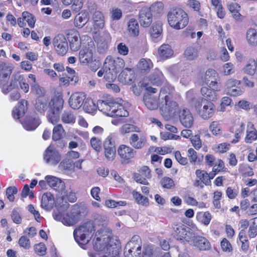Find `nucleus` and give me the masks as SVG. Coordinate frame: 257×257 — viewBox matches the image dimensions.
Segmentation results:
<instances>
[{
    "label": "nucleus",
    "instance_id": "nucleus-1",
    "mask_svg": "<svg viewBox=\"0 0 257 257\" xmlns=\"http://www.w3.org/2000/svg\"><path fill=\"white\" fill-rule=\"evenodd\" d=\"M143 86L147 91L144 94L143 102L148 109L155 110L159 107L162 115L166 119L174 116L178 109V105L173 99L172 92L169 87H162L159 95L157 96L154 95L157 92L156 88H152L146 83H143Z\"/></svg>",
    "mask_w": 257,
    "mask_h": 257
},
{
    "label": "nucleus",
    "instance_id": "nucleus-2",
    "mask_svg": "<svg viewBox=\"0 0 257 257\" xmlns=\"http://www.w3.org/2000/svg\"><path fill=\"white\" fill-rule=\"evenodd\" d=\"M69 205L68 202L63 197H57L56 200L57 209L53 211V216L55 220L61 222L64 225L71 226L79 221L85 207L76 204L66 212L65 210Z\"/></svg>",
    "mask_w": 257,
    "mask_h": 257
},
{
    "label": "nucleus",
    "instance_id": "nucleus-3",
    "mask_svg": "<svg viewBox=\"0 0 257 257\" xmlns=\"http://www.w3.org/2000/svg\"><path fill=\"white\" fill-rule=\"evenodd\" d=\"M97 108L103 113L111 117H127L128 115V112L123 106L115 102L99 100L97 101Z\"/></svg>",
    "mask_w": 257,
    "mask_h": 257
},
{
    "label": "nucleus",
    "instance_id": "nucleus-4",
    "mask_svg": "<svg viewBox=\"0 0 257 257\" xmlns=\"http://www.w3.org/2000/svg\"><path fill=\"white\" fill-rule=\"evenodd\" d=\"M94 232L93 222L88 221L82 223L74 229L73 235L75 241L80 245L87 243Z\"/></svg>",
    "mask_w": 257,
    "mask_h": 257
},
{
    "label": "nucleus",
    "instance_id": "nucleus-5",
    "mask_svg": "<svg viewBox=\"0 0 257 257\" xmlns=\"http://www.w3.org/2000/svg\"><path fill=\"white\" fill-rule=\"evenodd\" d=\"M168 21L170 26L179 30L184 28L188 23L187 14L182 9L176 8L171 9L168 14Z\"/></svg>",
    "mask_w": 257,
    "mask_h": 257
},
{
    "label": "nucleus",
    "instance_id": "nucleus-6",
    "mask_svg": "<svg viewBox=\"0 0 257 257\" xmlns=\"http://www.w3.org/2000/svg\"><path fill=\"white\" fill-rule=\"evenodd\" d=\"M194 107L199 116L204 120L211 118L216 111L215 105L203 98L197 99L194 102Z\"/></svg>",
    "mask_w": 257,
    "mask_h": 257
},
{
    "label": "nucleus",
    "instance_id": "nucleus-7",
    "mask_svg": "<svg viewBox=\"0 0 257 257\" xmlns=\"http://www.w3.org/2000/svg\"><path fill=\"white\" fill-rule=\"evenodd\" d=\"M110 238L108 234L103 231H97L93 240V248L99 253H110L112 245L109 243Z\"/></svg>",
    "mask_w": 257,
    "mask_h": 257
},
{
    "label": "nucleus",
    "instance_id": "nucleus-8",
    "mask_svg": "<svg viewBox=\"0 0 257 257\" xmlns=\"http://www.w3.org/2000/svg\"><path fill=\"white\" fill-rule=\"evenodd\" d=\"M172 229L173 234L178 240H184L189 243L194 236L192 229L181 222H174L172 224Z\"/></svg>",
    "mask_w": 257,
    "mask_h": 257
},
{
    "label": "nucleus",
    "instance_id": "nucleus-9",
    "mask_svg": "<svg viewBox=\"0 0 257 257\" xmlns=\"http://www.w3.org/2000/svg\"><path fill=\"white\" fill-rule=\"evenodd\" d=\"M19 85L25 93L29 91V84L25 82L24 76L20 73H17L14 75L13 78L9 85H3V91L4 93H7L10 90L17 88Z\"/></svg>",
    "mask_w": 257,
    "mask_h": 257
},
{
    "label": "nucleus",
    "instance_id": "nucleus-10",
    "mask_svg": "<svg viewBox=\"0 0 257 257\" xmlns=\"http://www.w3.org/2000/svg\"><path fill=\"white\" fill-rule=\"evenodd\" d=\"M142 247L138 236H134L126 245L124 254L125 257H141Z\"/></svg>",
    "mask_w": 257,
    "mask_h": 257
},
{
    "label": "nucleus",
    "instance_id": "nucleus-11",
    "mask_svg": "<svg viewBox=\"0 0 257 257\" xmlns=\"http://www.w3.org/2000/svg\"><path fill=\"white\" fill-rule=\"evenodd\" d=\"M45 162L49 165L56 166L61 159L59 152L53 146H49L43 155Z\"/></svg>",
    "mask_w": 257,
    "mask_h": 257
},
{
    "label": "nucleus",
    "instance_id": "nucleus-12",
    "mask_svg": "<svg viewBox=\"0 0 257 257\" xmlns=\"http://www.w3.org/2000/svg\"><path fill=\"white\" fill-rule=\"evenodd\" d=\"M209 88L203 87L201 89V93L208 101H215L219 97L218 92L221 90V87L218 84L209 85Z\"/></svg>",
    "mask_w": 257,
    "mask_h": 257
},
{
    "label": "nucleus",
    "instance_id": "nucleus-13",
    "mask_svg": "<svg viewBox=\"0 0 257 257\" xmlns=\"http://www.w3.org/2000/svg\"><path fill=\"white\" fill-rule=\"evenodd\" d=\"M53 45L59 55H64L67 53L68 43L63 35L59 34L55 36L53 39Z\"/></svg>",
    "mask_w": 257,
    "mask_h": 257
},
{
    "label": "nucleus",
    "instance_id": "nucleus-14",
    "mask_svg": "<svg viewBox=\"0 0 257 257\" xmlns=\"http://www.w3.org/2000/svg\"><path fill=\"white\" fill-rule=\"evenodd\" d=\"M179 118L181 124L186 128H191L194 123V117L190 111L187 108H182L179 111Z\"/></svg>",
    "mask_w": 257,
    "mask_h": 257
},
{
    "label": "nucleus",
    "instance_id": "nucleus-15",
    "mask_svg": "<svg viewBox=\"0 0 257 257\" xmlns=\"http://www.w3.org/2000/svg\"><path fill=\"white\" fill-rule=\"evenodd\" d=\"M103 146L105 158L108 160H113L115 156L116 150L114 141L111 136H109L106 139Z\"/></svg>",
    "mask_w": 257,
    "mask_h": 257
},
{
    "label": "nucleus",
    "instance_id": "nucleus-16",
    "mask_svg": "<svg viewBox=\"0 0 257 257\" xmlns=\"http://www.w3.org/2000/svg\"><path fill=\"white\" fill-rule=\"evenodd\" d=\"M139 20L140 25L145 28L150 26L153 21L152 14L148 7L142 8L139 12Z\"/></svg>",
    "mask_w": 257,
    "mask_h": 257
},
{
    "label": "nucleus",
    "instance_id": "nucleus-17",
    "mask_svg": "<svg viewBox=\"0 0 257 257\" xmlns=\"http://www.w3.org/2000/svg\"><path fill=\"white\" fill-rule=\"evenodd\" d=\"M189 243L201 250H208L211 246L209 241L206 238L195 235L194 233V236L192 237Z\"/></svg>",
    "mask_w": 257,
    "mask_h": 257
},
{
    "label": "nucleus",
    "instance_id": "nucleus-18",
    "mask_svg": "<svg viewBox=\"0 0 257 257\" xmlns=\"http://www.w3.org/2000/svg\"><path fill=\"white\" fill-rule=\"evenodd\" d=\"M119 82L124 84L131 85L133 83L135 80V76L134 70L131 68H124L118 76Z\"/></svg>",
    "mask_w": 257,
    "mask_h": 257
},
{
    "label": "nucleus",
    "instance_id": "nucleus-19",
    "mask_svg": "<svg viewBox=\"0 0 257 257\" xmlns=\"http://www.w3.org/2000/svg\"><path fill=\"white\" fill-rule=\"evenodd\" d=\"M118 154L124 161H129L136 155V152L129 146L120 145L117 150Z\"/></svg>",
    "mask_w": 257,
    "mask_h": 257
},
{
    "label": "nucleus",
    "instance_id": "nucleus-20",
    "mask_svg": "<svg viewBox=\"0 0 257 257\" xmlns=\"http://www.w3.org/2000/svg\"><path fill=\"white\" fill-rule=\"evenodd\" d=\"M85 95L81 92H76L71 95L69 100L70 106L74 109H79L83 104Z\"/></svg>",
    "mask_w": 257,
    "mask_h": 257
},
{
    "label": "nucleus",
    "instance_id": "nucleus-21",
    "mask_svg": "<svg viewBox=\"0 0 257 257\" xmlns=\"http://www.w3.org/2000/svg\"><path fill=\"white\" fill-rule=\"evenodd\" d=\"M48 185L54 189L62 192L65 187V183L60 179L53 176L48 175L45 178Z\"/></svg>",
    "mask_w": 257,
    "mask_h": 257
},
{
    "label": "nucleus",
    "instance_id": "nucleus-22",
    "mask_svg": "<svg viewBox=\"0 0 257 257\" xmlns=\"http://www.w3.org/2000/svg\"><path fill=\"white\" fill-rule=\"evenodd\" d=\"M68 40L69 42L70 48L73 51H78L81 45L80 35L78 32H74L68 34Z\"/></svg>",
    "mask_w": 257,
    "mask_h": 257
},
{
    "label": "nucleus",
    "instance_id": "nucleus-23",
    "mask_svg": "<svg viewBox=\"0 0 257 257\" xmlns=\"http://www.w3.org/2000/svg\"><path fill=\"white\" fill-rule=\"evenodd\" d=\"M54 203V197L51 193L46 192L42 195L41 198L42 208L46 210H50L53 208Z\"/></svg>",
    "mask_w": 257,
    "mask_h": 257
},
{
    "label": "nucleus",
    "instance_id": "nucleus-24",
    "mask_svg": "<svg viewBox=\"0 0 257 257\" xmlns=\"http://www.w3.org/2000/svg\"><path fill=\"white\" fill-rule=\"evenodd\" d=\"M40 120L36 114L27 118L23 122L24 127L27 131H33L40 124Z\"/></svg>",
    "mask_w": 257,
    "mask_h": 257
},
{
    "label": "nucleus",
    "instance_id": "nucleus-25",
    "mask_svg": "<svg viewBox=\"0 0 257 257\" xmlns=\"http://www.w3.org/2000/svg\"><path fill=\"white\" fill-rule=\"evenodd\" d=\"M218 78V74L214 70L208 69L205 73L204 79L205 84L209 86L218 84L217 82Z\"/></svg>",
    "mask_w": 257,
    "mask_h": 257
},
{
    "label": "nucleus",
    "instance_id": "nucleus-26",
    "mask_svg": "<svg viewBox=\"0 0 257 257\" xmlns=\"http://www.w3.org/2000/svg\"><path fill=\"white\" fill-rule=\"evenodd\" d=\"M146 142L145 138L141 136L139 137L138 135L133 134L130 139L131 145L136 149H140L144 147Z\"/></svg>",
    "mask_w": 257,
    "mask_h": 257
},
{
    "label": "nucleus",
    "instance_id": "nucleus-27",
    "mask_svg": "<svg viewBox=\"0 0 257 257\" xmlns=\"http://www.w3.org/2000/svg\"><path fill=\"white\" fill-rule=\"evenodd\" d=\"M246 135L244 141L246 143H251L257 140V131L254 128L253 124L249 122L247 124Z\"/></svg>",
    "mask_w": 257,
    "mask_h": 257
},
{
    "label": "nucleus",
    "instance_id": "nucleus-28",
    "mask_svg": "<svg viewBox=\"0 0 257 257\" xmlns=\"http://www.w3.org/2000/svg\"><path fill=\"white\" fill-rule=\"evenodd\" d=\"M79 58L81 63H90L93 62V52L92 49H85L81 50Z\"/></svg>",
    "mask_w": 257,
    "mask_h": 257
},
{
    "label": "nucleus",
    "instance_id": "nucleus-29",
    "mask_svg": "<svg viewBox=\"0 0 257 257\" xmlns=\"http://www.w3.org/2000/svg\"><path fill=\"white\" fill-rule=\"evenodd\" d=\"M173 50L171 47L168 44L161 45L159 50L158 53L160 58L165 60L172 57L173 55Z\"/></svg>",
    "mask_w": 257,
    "mask_h": 257
},
{
    "label": "nucleus",
    "instance_id": "nucleus-30",
    "mask_svg": "<svg viewBox=\"0 0 257 257\" xmlns=\"http://www.w3.org/2000/svg\"><path fill=\"white\" fill-rule=\"evenodd\" d=\"M92 19L94 22L95 29H102L104 26V18L102 13L99 11H95L93 15Z\"/></svg>",
    "mask_w": 257,
    "mask_h": 257
},
{
    "label": "nucleus",
    "instance_id": "nucleus-31",
    "mask_svg": "<svg viewBox=\"0 0 257 257\" xmlns=\"http://www.w3.org/2000/svg\"><path fill=\"white\" fill-rule=\"evenodd\" d=\"M64 100L61 97L54 96L49 102L50 110L59 111L63 108Z\"/></svg>",
    "mask_w": 257,
    "mask_h": 257
},
{
    "label": "nucleus",
    "instance_id": "nucleus-32",
    "mask_svg": "<svg viewBox=\"0 0 257 257\" xmlns=\"http://www.w3.org/2000/svg\"><path fill=\"white\" fill-rule=\"evenodd\" d=\"M89 16L87 13H80L74 19V25L78 28H82L88 21Z\"/></svg>",
    "mask_w": 257,
    "mask_h": 257
},
{
    "label": "nucleus",
    "instance_id": "nucleus-33",
    "mask_svg": "<svg viewBox=\"0 0 257 257\" xmlns=\"http://www.w3.org/2000/svg\"><path fill=\"white\" fill-rule=\"evenodd\" d=\"M48 100V96L37 98L35 104L36 109L41 112H44L49 107Z\"/></svg>",
    "mask_w": 257,
    "mask_h": 257
},
{
    "label": "nucleus",
    "instance_id": "nucleus-34",
    "mask_svg": "<svg viewBox=\"0 0 257 257\" xmlns=\"http://www.w3.org/2000/svg\"><path fill=\"white\" fill-rule=\"evenodd\" d=\"M165 79L162 73L158 69L155 71L150 76V81L153 85L159 86L165 82Z\"/></svg>",
    "mask_w": 257,
    "mask_h": 257
},
{
    "label": "nucleus",
    "instance_id": "nucleus-35",
    "mask_svg": "<svg viewBox=\"0 0 257 257\" xmlns=\"http://www.w3.org/2000/svg\"><path fill=\"white\" fill-rule=\"evenodd\" d=\"M27 104V101L25 100H23L20 103H18V107L14 108L12 112V114L15 118L18 119L25 114Z\"/></svg>",
    "mask_w": 257,
    "mask_h": 257
},
{
    "label": "nucleus",
    "instance_id": "nucleus-36",
    "mask_svg": "<svg viewBox=\"0 0 257 257\" xmlns=\"http://www.w3.org/2000/svg\"><path fill=\"white\" fill-rule=\"evenodd\" d=\"M127 31L131 36L136 37L139 34V26L138 21L135 19H131L128 22Z\"/></svg>",
    "mask_w": 257,
    "mask_h": 257
},
{
    "label": "nucleus",
    "instance_id": "nucleus-37",
    "mask_svg": "<svg viewBox=\"0 0 257 257\" xmlns=\"http://www.w3.org/2000/svg\"><path fill=\"white\" fill-rule=\"evenodd\" d=\"M76 117L73 113L70 110H65L61 115V120L64 123L73 124L75 122Z\"/></svg>",
    "mask_w": 257,
    "mask_h": 257
},
{
    "label": "nucleus",
    "instance_id": "nucleus-38",
    "mask_svg": "<svg viewBox=\"0 0 257 257\" xmlns=\"http://www.w3.org/2000/svg\"><path fill=\"white\" fill-rule=\"evenodd\" d=\"M105 72L104 78L107 81H110L115 79L117 72L115 65H107Z\"/></svg>",
    "mask_w": 257,
    "mask_h": 257
},
{
    "label": "nucleus",
    "instance_id": "nucleus-39",
    "mask_svg": "<svg viewBox=\"0 0 257 257\" xmlns=\"http://www.w3.org/2000/svg\"><path fill=\"white\" fill-rule=\"evenodd\" d=\"M196 177L199 179L205 185H209L210 181L209 180V175L205 171L197 169L195 171Z\"/></svg>",
    "mask_w": 257,
    "mask_h": 257
},
{
    "label": "nucleus",
    "instance_id": "nucleus-40",
    "mask_svg": "<svg viewBox=\"0 0 257 257\" xmlns=\"http://www.w3.org/2000/svg\"><path fill=\"white\" fill-rule=\"evenodd\" d=\"M65 134V130L61 124H58L53 128L52 139L54 141L60 140Z\"/></svg>",
    "mask_w": 257,
    "mask_h": 257
},
{
    "label": "nucleus",
    "instance_id": "nucleus-41",
    "mask_svg": "<svg viewBox=\"0 0 257 257\" xmlns=\"http://www.w3.org/2000/svg\"><path fill=\"white\" fill-rule=\"evenodd\" d=\"M209 128L210 131L214 136H219L222 133L221 125L219 121L215 120L211 122Z\"/></svg>",
    "mask_w": 257,
    "mask_h": 257
},
{
    "label": "nucleus",
    "instance_id": "nucleus-42",
    "mask_svg": "<svg viewBox=\"0 0 257 257\" xmlns=\"http://www.w3.org/2000/svg\"><path fill=\"white\" fill-rule=\"evenodd\" d=\"M246 39L251 45L257 44V33L254 29L250 28L246 32Z\"/></svg>",
    "mask_w": 257,
    "mask_h": 257
},
{
    "label": "nucleus",
    "instance_id": "nucleus-43",
    "mask_svg": "<svg viewBox=\"0 0 257 257\" xmlns=\"http://www.w3.org/2000/svg\"><path fill=\"white\" fill-rule=\"evenodd\" d=\"M83 108L85 112L88 113H92L94 112L97 108L93 100L91 98H87L84 102Z\"/></svg>",
    "mask_w": 257,
    "mask_h": 257
},
{
    "label": "nucleus",
    "instance_id": "nucleus-44",
    "mask_svg": "<svg viewBox=\"0 0 257 257\" xmlns=\"http://www.w3.org/2000/svg\"><path fill=\"white\" fill-rule=\"evenodd\" d=\"M31 87V91L34 94L36 95L38 97L47 96L45 95V89L41 87L38 83L32 84L30 82Z\"/></svg>",
    "mask_w": 257,
    "mask_h": 257
},
{
    "label": "nucleus",
    "instance_id": "nucleus-45",
    "mask_svg": "<svg viewBox=\"0 0 257 257\" xmlns=\"http://www.w3.org/2000/svg\"><path fill=\"white\" fill-rule=\"evenodd\" d=\"M198 50L193 47L187 48L184 52L185 57L190 60L196 59L198 55Z\"/></svg>",
    "mask_w": 257,
    "mask_h": 257
},
{
    "label": "nucleus",
    "instance_id": "nucleus-46",
    "mask_svg": "<svg viewBox=\"0 0 257 257\" xmlns=\"http://www.w3.org/2000/svg\"><path fill=\"white\" fill-rule=\"evenodd\" d=\"M162 24L160 22L155 23L150 29V33L152 37H158L162 33Z\"/></svg>",
    "mask_w": 257,
    "mask_h": 257
},
{
    "label": "nucleus",
    "instance_id": "nucleus-47",
    "mask_svg": "<svg viewBox=\"0 0 257 257\" xmlns=\"http://www.w3.org/2000/svg\"><path fill=\"white\" fill-rule=\"evenodd\" d=\"M133 195L134 198L139 204L143 206L149 205V199L147 197L143 196L141 194L136 191H133Z\"/></svg>",
    "mask_w": 257,
    "mask_h": 257
},
{
    "label": "nucleus",
    "instance_id": "nucleus-48",
    "mask_svg": "<svg viewBox=\"0 0 257 257\" xmlns=\"http://www.w3.org/2000/svg\"><path fill=\"white\" fill-rule=\"evenodd\" d=\"M120 132L121 134H125L134 132H140V130L139 127L133 124L126 123L121 127L120 128Z\"/></svg>",
    "mask_w": 257,
    "mask_h": 257
},
{
    "label": "nucleus",
    "instance_id": "nucleus-49",
    "mask_svg": "<svg viewBox=\"0 0 257 257\" xmlns=\"http://www.w3.org/2000/svg\"><path fill=\"white\" fill-rule=\"evenodd\" d=\"M47 118L49 121L53 124L57 123L60 120L59 111L49 110L48 112Z\"/></svg>",
    "mask_w": 257,
    "mask_h": 257
},
{
    "label": "nucleus",
    "instance_id": "nucleus-50",
    "mask_svg": "<svg viewBox=\"0 0 257 257\" xmlns=\"http://www.w3.org/2000/svg\"><path fill=\"white\" fill-rule=\"evenodd\" d=\"M13 68L11 65H0V79L6 78L9 76L12 71Z\"/></svg>",
    "mask_w": 257,
    "mask_h": 257
},
{
    "label": "nucleus",
    "instance_id": "nucleus-51",
    "mask_svg": "<svg viewBox=\"0 0 257 257\" xmlns=\"http://www.w3.org/2000/svg\"><path fill=\"white\" fill-rule=\"evenodd\" d=\"M22 17L28 23L29 27L31 28L34 27L36 20L32 14L28 12H24L22 13Z\"/></svg>",
    "mask_w": 257,
    "mask_h": 257
},
{
    "label": "nucleus",
    "instance_id": "nucleus-52",
    "mask_svg": "<svg viewBox=\"0 0 257 257\" xmlns=\"http://www.w3.org/2000/svg\"><path fill=\"white\" fill-rule=\"evenodd\" d=\"M149 9H150V12L151 13L161 14L163 12L164 5L161 2H157L152 4Z\"/></svg>",
    "mask_w": 257,
    "mask_h": 257
},
{
    "label": "nucleus",
    "instance_id": "nucleus-53",
    "mask_svg": "<svg viewBox=\"0 0 257 257\" xmlns=\"http://www.w3.org/2000/svg\"><path fill=\"white\" fill-rule=\"evenodd\" d=\"M198 218L202 223L205 225H207L209 224L211 219V215L209 212L206 211L203 213L200 214L198 216Z\"/></svg>",
    "mask_w": 257,
    "mask_h": 257
},
{
    "label": "nucleus",
    "instance_id": "nucleus-54",
    "mask_svg": "<svg viewBox=\"0 0 257 257\" xmlns=\"http://www.w3.org/2000/svg\"><path fill=\"white\" fill-rule=\"evenodd\" d=\"M162 187L167 189H172L175 186L173 180L169 177H164L161 181Z\"/></svg>",
    "mask_w": 257,
    "mask_h": 257
},
{
    "label": "nucleus",
    "instance_id": "nucleus-55",
    "mask_svg": "<svg viewBox=\"0 0 257 257\" xmlns=\"http://www.w3.org/2000/svg\"><path fill=\"white\" fill-rule=\"evenodd\" d=\"M219 71L224 75H230L235 72L233 65H221Z\"/></svg>",
    "mask_w": 257,
    "mask_h": 257
},
{
    "label": "nucleus",
    "instance_id": "nucleus-56",
    "mask_svg": "<svg viewBox=\"0 0 257 257\" xmlns=\"http://www.w3.org/2000/svg\"><path fill=\"white\" fill-rule=\"evenodd\" d=\"M236 57L238 63H246V64H251L253 63L255 64V59L252 58L247 59V58L243 57L242 55L239 53H236Z\"/></svg>",
    "mask_w": 257,
    "mask_h": 257
},
{
    "label": "nucleus",
    "instance_id": "nucleus-57",
    "mask_svg": "<svg viewBox=\"0 0 257 257\" xmlns=\"http://www.w3.org/2000/svg\"><path fill=\"white\" fill-rule=\"evenodd\" d=\"M46 249L47 248L45 245L42 242L37 244L34 246L35 253L40 256H43L45 254Z\"/></svg>",
    "mask_w": 257,
    "mask_h": 257
},
{
    "label": "nucleus",
    "instance_id": "nucleus-58",
    "mask_svg": "<svg viewBox=\"0 0 257 257\" xmlns=\"http://www.w3.org/2000/svg\"><path fill=\"white\" fill-rule=\"evenodd\" d=\"M239 171L245 177L251 176L254 173L252 169L247 165H242L239 167Z\"/></svg>",
    "mask_w": 257,
    "mask_h": 257
},
{
    "label": "nucleus",
    "instance_id": "nucleus-59",
    "mask_svg": "<svg viewBox=\"0 0 257 257\" xmlns=\"http://www.w3.org/2000/svg\"><path fill=\"white\" fill-rule=\"evenodd\" d=\"M18 192L17 189L16 187L12 186L9 187L7 189L6 195L7 198L11 202H13L15 200L14 195Z\"/></svg>",
    "mask_w": 257,
    "mask_h": 257
},
{
    "label": "nucleus",
    "instance_id": "nucleus-60",
    "mask_svg": "<svg viewBox=\"0 0 257 257\" xmlns=\"http://www.w3.org/2000/svg\"><path fill=\"white\" fill-rule=\"evenodd\" d=\"M240 81L233 78H230L227 80L225 84V90L226 91L233 87H235L236 86L240 85Z\"/></svg>",
    "mask_w": 257,
    "mask_h": 257
},
{
    "label": "nucleus",
    "instance_id": "nucleus-61",
    "mask_svg": "<svg viewBox=\"0 0 257 257\" xmlns=\"http://www.w3.org/2000/svg\"><path fill=\"white\" fill-rule=\"evenodd\" d=\"M63 3L65 5L71 4L73 2L72 7L74 9L80 10L82 7L83 4L81 1L79 0H62Z\"/></svg>",
    "mask_w": 257,
    "mask_h": 257
},
{
    "label": "nucleus",
    "instance_id": "nucleus-62",
    "mask_svg": "<svg viewBox=\"0 0 257 257\" xmlns=\"http://www.w3.org/2000/svg\"><path fill=\"white\" fill-rule=\"evenodd\" d=\"M19 244L21 247L25 249H29L31 247L30 239L26 236H21L19 240Z\"/></svg>",
    "mask_w": 257,
    "mask_h": 257
},
{
    "label": "nucleus",
    "instance_id": "nucleus-63",
    "mask_svg": "<svg viewBox=\"0 0 257 257\" xmlns=\"http://www.w3.org/2000/svg\"><path fill=\"white\" fill-rule=\"evenodd\" d=\"M221 249L224 252H230L232 250V245L226 238H223L220 243Z\"/></svg>",
    "mask_w": 257,
    "mask_h": 257
},
{
    "label": "nucleus",
    "instance_id": "nucleus-64",
    "mask_svg": "<svg viewBox=\"0 0 257 257\" xmlns=\"http://www.w3.org/2000/svg\"><path fill=\"white\" fill-rule=\"evenodd\" d=\"M225 91L227 95L231 96H240L243 93V91L239 87H233Z\"/></svg>",
    "mask_w": 257,
    "mask_h": 257
}]
</instances>
